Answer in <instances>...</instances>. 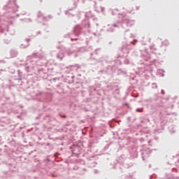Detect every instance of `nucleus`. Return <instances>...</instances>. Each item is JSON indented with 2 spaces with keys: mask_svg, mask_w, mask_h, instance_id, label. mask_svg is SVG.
<instances>
[{
  "mask_svg": "<svg viewBox=\"0 0 179 179\" xmlns=\"http://www.w3.org/2000/svg\"><path fill=\"white\" fill-rule=\"evenodd\" d=\"M136 111H137L138 113H142L143 109H142V108H138V109H136Z\"/></svg>",
  "mask_w": 179,
  "mask_h": 179,
  "instance_id": "nucleus-1",
  "label": "nucleus"
},
{
  "mask_svg": "<svg viewBox=\"0 0 179 179\" xmlns=\"http://www.w3.org/2000/svg\"><path fill=\"white\" fill-rule=\"evenodd\" d=\"M62 118H66V115H63V116H62Z\"/></svg>",
  "mask_w": 179,
  "mask_h": 179,
  "instance_id": "nucleus-2",
  "label": "nucleus"
}]
</instances>
